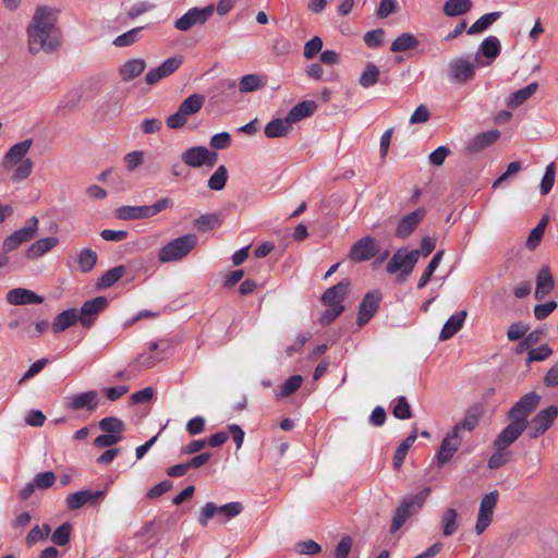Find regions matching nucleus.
I'll return each instance as SVG.
<instances>
[{"mask_svg": "<svg viewBox=\"0 0 558 558\" xmlns=\"http://www.w3.org/2000/svg\"><path fill=\"white\" fill-rule=\"evenodd\" d=\"M59 10L49 5H37L26 27L27 48L31 54L51 53L61 46L58 27Z\"/></svg>", "mask_w": 558, "mask_h": 558, "instance_id": "nucleus-1", "label": "nucleus"}, {"mask_svg": "<svg viewBox=\"0 0 558 558\" xmlns=\"http://www.w3.org/2000/svg\"><path fill=\"white\" fill-rule=\"evenodd\" d=\"M172 354V343L168 339L149 341L146 351L140 353L131 363L130 368L148 369L168 359Z\"/></svg>", "mask_w": 558, "mask_h": 558, "instance_id": "nucleus-2", "label": "nucleus"}, {"mask_svg": "<svg viewBox=\"0 0 558 558\" xmlns=\"http://www.w3.org/2000/svg\"><path fill=\"white\" fill-rule=\"evenodd\" d=\"M430 488L426 487L414 495H407L397 507L391 520L390 533H396L402 525L415 513H417L424 506Z\"/></svg>", "mask_w": 558, "mask_h": 558, "instance_id": "nucleus-3", "label": "nucleus"}, {"mask_svg": "<svg viewBox=\"0 0 558 558\" xmlns=\"http://www.w3.org/2000/svg\"><path fill=\"white\" fill-rule=\"evenodd\" d=\"M33 145V140L27 138L12 145L3 158V167L15 174H31L34 170V162L27 154Z\"/></svg>", "mask_w": 558, "mask_h": 558, "instance_id": "nucleus-4", "label": "nucleus"}, {"mask_svg": "<svg viewBox=\"0 0 558 558\" xmlns=\"http://www.w3.org/2000/svg\"><path fill=\"white\" fill-rule=\"evenodd\" d=\"M243 511V505L240 501H232L222 506L215 502H206L199 511L198 522L206 526L210 519L217 517L220 523H227Z\"/></svg>", "mask_w": 558, "mask_h": 558, "instance_id": "nucleus-5", "label": "nucleus"}, {"mask_svg": "<svg viewBox=\"0 0 558 558\" xmlns=\"http://www.w3.org/2000/svg\"><path fill=\"white\" fill-rule=\"evenodd\" d=\"M195 244L196 236L193 234L179 236L162 246L159 252V260L162 263L179 260L186 256Z\"/></svg>", "mask_w": 558, "mask_h": 558, "instance_id": "nucleus-6", "label": "nucleus"}, {"mask_svg": "<svg viewBox=\"0 0 558 558\" xmlns=\"http://www.w3.org/2000/svg\"><path fill=\"white\" fill-rule=\"evenodd\" d=\"M476 64L465 57L451 59L447 65V77L452 84L463 85L475 77Z\"/></svg>", "mask_w": 558, "mask_h": 558, "instance_id": "nucleus-7", "label": "nucleus"}, {"mask_svg": "<svg viewBox=\"0 0 558 558\" xmlns=\"http://www.w3.org/2000/svg\"><path fill=\"white\" fill-rule=\"evenodd\" d=\"M558 416V405L551 404L541 410L530 422H527V436L532 439L545 434Z\"/></svg>", "mask_w": 558, "mask_h": 558, "instance_id": "nucleus-8", "label": "nucleus"}, {"mask_svg": "<svg viewBox=\"0 0 558 558\" xmlns=\"http://www.w3.org/2000/svg\"><path fill=\"white\" fill-rule=\"evenodd\" d=\"M420 254V250L409 251L405 247L399 248L388 262L387 271L395 274L398 270H402L405 276H409L417 263Z\"/></svg>", "mask_w": 558, "mask_h": 558, "instance_id": "nucleus-9", "label": "nucleus"}, {"mask_svg": "<svg viewBox=\"0 0 558 558\" xmlns=\"http://www.w3.org/2000/svg\"><path fill=\"white\" fill-rule=\"evenodd\" d=\"M499 498L497 490L485 494L480 502V509L475 523V533L477 535L483 534L493 521L494 509L496 508Z\"/></svg>", "mask_w": 558, "mask_h": 558, "instance_id": "nucleus-10", "label": "nucleus"}, {"mask_svg": "<svg viewBox=\"0 0 558 558\" xmlns=\"http://www.w3.org/2000/svg\"><path fill=\"white\" fill-rule=\"evenodd\" d=\"M181 159L190 167L198 168L203 166L211 167L218 160V154L205 146H195L182 153Z\"/></svg>", "mask_w": 558, "mask_h": 558, "instance_id": "nucleus-11", "label": "nucleus"}, {"mask_svg": "<svg viewBox=\"0 0 558 558\" xmlns=\"http://www.w3.org/2000/svg\"><path fill=\"white\" fill-rule=\"evenodd\" d=\"M38 219L33 216L27 219L23 228L15 230L12 234L7 236L3 241L2 248L5 252H11L19 247L22 243L31 240L37 232Z\"/></svg>", "mask_w": 558, "mask_h": 558, "instance_id": "nucleus-12", "label": "nucleus"}, {"mask_svg": "<svg viewBox=\"0 0 558 558\" xmlns=\"http://www.w3.org/2000/svg\"><path fill=\"white\" fill-rule=\"evenodd\" d=\"M214 5L205 8H192L175 21V28L182 32L191 29L193 26L206 23L214 13Z\"/></svg>", "mask_w": 558, "mask_h": 558, "instance_id": "nucleus-13", "label": "nucleus"}, {"mask_svg": "<svg viewBox=\"0 0 558 558\" xmlns=\"http://www.w3.org/2000/svg\"><path fill=\"white\" fill-rule=\"evenodd\" d=\"M541 401L536 392H529L520 398L510 409L508 416L514 422L527 423L526 417L534 411Z\"/></svg>", "mask_w": 558, "mask_h": 558, "instance_id": "nucleus-14", "label": "nucleus"}, {"mask_svg": "<svg viewBox=\"0 0 558 558\" xmlns=\"http://www.w3.org/2000/svg\"><path fill=\"white\" fill-rule=\"evenodd\" d=\"M108 300L105 296H96L84 302L78 313L81 325L85 328H90L98 314L106 308Z\"/></svg>", "mask_w": 558, "mask_h": 558, "instance_id": "nucleus-15", "label": "nucleus"}, {"mask_svg": "<svg viewBox=\"0 0 558 558\" xmlns=\"http://www.w3.org/2000/svg\"><path fill=\"white\" fill-rule=\"evenodd\" d=\"M379 252V244L373 236H364L355 242L350 250V258L355 262L369 260Z\"/></svg>", "mask_w": 558, "mask_h": 558, "instance_id": "nucleus-16", "label": "nucleus"}, {"mask_svg": "<svg viewBox=\"0 0 558 558\" xmlns=\"http://www.w3.org/2000/svg\"><path fill=\"white\" fill-rule=\"evenodd\" d=\"M98 403L99 399L96 390L70 395L65 398V405L71 411H94L98 407Z\"/></svg>", "mask_w": 558, "mask_h": 558, "instance_id": "nucleus-17", "label": "nucleus"}, {"mask_svg": "<svg viewBox=\"0 0 558 558\" xmlns=\"http://www.w3.org/2000/svg\"><path fill=\"white\" fill-rule=\"evenodd\" d=\"M380 299L381 295L378 291H371L364 295L360 304L356 319V323L360 327L366 325L375 315L379 307Z\"/></svg>", "mask_w": 558, "mask_h": 558, "instance_id": "nucleus-18", "label": "nucleus"}, {"mask_svg": "<svg viewBox=\"0 0 558 558\" xmlns=\"http://www.w3.org/2000/svg\"><path fill=\"white\" fill-rule=\"evenodd\" d=\"M182 64L181 57H172L163 61L159 66L151 69L145 76V82L148 85H155L159 81L170 76L174 73Z\"/></svg>", "mask_w": 558, "mask_h": 558, "instance_id": "nucleus-19", "label": "nucleus"}, {"mask_svg": "<svg viewBox=\"0 0 558 558\" xmlns=\"http://www.w3.org/2000/svg\"><path fill=\"white\" fill-rule=\"evenodd\" d=\"M462 441V436L458 435L454 430L449 432L442 439L439 450L436 454L437 464L439 466L449 462L453 454L459 449Z\"/></svg>", "mask_w": 558, "mask_h": 558, "instance_id": "nucleus-20", "label": "nucleus"}, {"mask_svg": "<svg viewBox=\"0 0 558 558\" xmlns=\"http://www.w3.org/2000/svg\"><path fill=\"white\" fill-rule=\"evenodd\" d=\"M527 427V423L511 421L506 428L497 436L494 445L496 448L507 449L513 444Z\"/></svg>", "mask_w": 558, "mask_h": 558, "instance_id": "nucleus-21", "label": "nucleus"}, {"mask_svg": "<svg viewBox=\"0 0 558 558\" xmlns=\"http://www.w3.org/2000/svg\"><path fill=\"white\" fill-rule=\"evenodd\" d=\"M105 495V490L83 489L69 495L65 502L70 510H76L88 502L93 504L98 501L99 499L104 498Z\"/></svg>", "mask_w": 558, "mask_h": 558, "instance_id": "nucleus-22", "label": "nucleus"}, {"mask_svg": "<svg viewBox=\"0 0 558 558\" xmlns=\"http://www.w3.org/2000/svg\"><path fill=\"white\" fill-rule=\"evenodd\" d=\"M425 214L426 210L424 208H417L402 217L397 226L396 235L401 239L408 238L418 226Z\"/></svg>", "mask_w": 558, "mask_h": 558, "instance_id": "nucleus-23", "label": "nucleus"}, {"mask_svg": "<svg viewBox=\"0 0 558 558\" xmlns=\"http://www.w3.org/2000/svg\"><path fill=\"white\" fill-rule=\"evenodd\" d=\"M350 282L342 280L339 283L327 289L322 295V302L325 306H338L343 305L345 296L349 293Z\"/></svg>", "mask_w": 558, "mask_h": 558, "instance_id": "nucleus-24", "label": "nucleus"}, {"mask_svg": "<svg viewBox=\"0 0 558 558\" xmlns=\"http://www.w3.org/2000/svg\"><path fill=\"white\" fill-rule=\"evenodd\" d=\"M7 301L12 305H29L43 303V296L25 288H15L7 293Z\"/></svg>", "mask_w": 558, "mask_h": 558, "instance_id": "nucleus-25", "label": "nucleus"}, {"mask_svg": "<svg viewBox=\"0 0 558 558\" xmlns=\"http://www.w3.org/2000/svg\"><path fill=\"white\" fill-rule=\"evenodd\" d=\"M555 288L554 277L549 267L543 266L536 277L535 299L543 300Z\"/></svg>", "mask_w": 558, "mask_h": 558, "instance_id": "nucleus-26", "label": "nucleus"}, {"mask_svg": "<svg viewBox=\"0 0 558 558\" xmlns=\"http://www.w3.org/2000/svg\"><path fill=\"white\" fill-rule=\"evenodd\" d=\"M145 68L146 62L144 59H131L120 66L119 74L123 82H130L138 77L144 72Z\"/></svg>", "mask_w": 558, "mask_h": 558, "instance_id": "nucleus-27", "label": "nucleus"}, {"mask_svg": "<svg viewBox=\"0 0 558 558\" xmlns=\"http://www.w3.org/2000/svg\"><path fill=\"white\" fill-rule=\"evenodd\" d=\"M500 137V132L490 130L477 134L468 145V150L478 153L493 145Z\"/></svg>", "mask_w": 558, "mask_h": 558, "instance_id": "nucleus-28", "label": "nucleus"}, {"mask_svg": "<svg viewBox=\"0 0 558 558\" xmlns=\"http://www.w3.org/2000/svg\"><path fill=\"white\" fill-rule=\"evenodd\" d=\"M466 311L465 310H462L460 312H458L457 314L454 315H451L448 320L445 323L441 331H440V335H439V339L440 340H448L450 338H452L463 326V323L466 318Z\"/></svg>", "mask_w": 558, "mask_h": 558, "instance_id": "nucleus-29", "label": "nucleus"}, {"mask_svg": "<svg viewBox=\"0 0 558 558\" xmlns=\"http://www.w3.org/2000/svg\"><path fill=\"white\" fill-rule=\"evenodd\" d=\"M80 322L78 312L75 308H69L58 314L51 325L54 333H59Z\"/></svg>", "mask_w": 558, "mask_h": 558, "instance_id": "nucleus-30", "label": "nucleus"}, {"mask_svg": "<svg viewBox=\"0 0 558 558\" xmlns=\"http://www.w3.org/2000/svg\"><path fill=\"white\" fill-rule=\"evenodd\" d=\"M59 244V239L56 236H48L34 242L27 250V258H38Z\"/></svg>", "mask_w": 558, "mask_h": 558, "instance_id": "nucleus-31", "label": "nucleus"}, {"mask_svg": "<svg viewBox=\"0 0 558 558\" xmlns=\"http://www.w3.org/2000/svg\"><path fill=\"white\" fill-rule=\"evenodd\" d=\"M538 88V84L536 82H532L526 85L524 88H521L514 93H512L506 104L511 109H517L522 104H524L529 98H531Z\"/></svg>", "mask_w": 558, "mask_h": 558, "instance_id": "nucleus-32", "label": "nucleus"}, {"mask_svg": "<svg viewBox=\"0 0 558 558\" xmlns=\"http://www.w3.org/2000/svg\"><path fill=\"white\" fill-rule=\"evenodd\" d=\"M317 109L314 100H304L296 104L287 114L288 121L295 123L304 118L312 116Z\"/></svg>", "mask_w": 558, "mask_h": 558, "instance_id": "nucleus-33", "label": "nucleus"}, {"mask_svg": "<svg viewBox=\"0 0 558 558\" xmlns=\"http://www.w3.org/2000/svg\"><path fill=\"white\" fill-rule=\"evenodd\" d=\"M116 217L121 220H136L150 218L147 205L144 206H121L116 210Z\"/></svg>", "mask_w": 558, "mask_h": 558, "instance_id": "nucleus-34", "label": "nucleus"}, {"mask_svg": "<svg viewBox=\"0 0 558 558\" xmlns=\"http://www.w3.org/2000/svg\"><path fill=\"white\" fill-rule=\"evenodd\" d=\"M458 511L453 508H448L444 511L440 519V526L445 536L453 535L459 529Z\"/></svg>", "mask_w": 558, "mask_h": 558, "instance_id": "nucleus-35", "label": "nucleus"}, {"mask_svg": "<svg viewBox=\"0 0 558 558\" xmlns=\"http://www.w3.org/2000/svg\"><path fill=\"white\" fill-rule=\"evenodd\" d=\"M291 121H288V117L286 119H275L271 120L265 126V135L269 138L282 137L289 133Z\"/></svg>", "mask_w": 558, "mask_h": 558, "instance_id": "nucleus-36", "label": "nucleus"}, {"mask_svg": "<svg viewBox=\"0 0 558 558\" xmlns=\"http://www.w3.org/2000/svg\"><path fill=\"white\" fill-rule=\"evenodd\" d=\"M124 266H116L108 269L97 281L98 289H106L118 282L125 274Z\"/></svg>", "mask_w": 558, "mask_h": 558, "instance_id": "nucleus-37", "label": "nucleus"}, {"mask_svg": "<svg viewBox=\"0 0 558 558\" xmlns=\"http://www.w3.org/2000/svg\"><path fill=\"white\" fill-rule=\"evenodd\" d=\"M265 85V80L259 74H246L239 82V90L242 94L253 93Z\"/></svg>", "mask_w": 558, "mask_h": 558, "instance_id": "nucleus-38", "label": "nucleus"}, {"mask_svg": "<svg viewBox=\"0 0 558 558\" xmlns=\"http://www.w3.org/2000/svg\"><path fill=\"white\" fill-rule=\"evenodd\" d=\"M418 46V40L410 33H402L391 44L392 52H403L414 49Z\"/></svg>", "mask_w": 558, "mask_h": 558, "instance_id": "nucleus-39", "label": "nucleus"}, {"mask_svg": "<svg viewBox=\"0 0 558 558\" xmlns=\"http://www.w3.org/2000/svg\"><path fill=\"white\" fill-rule=\"evenodd\" d=\"M471 8V0H447L444 4V13L447 16H458L469 12Z\"/></svg>", "mask_w": 558, "mask_h": 558, "instance_id": "nucleus-40", "label": "nucleus"}, {"mask_svg": "<svg viewBox=\"0 0 558 558\" xmlns=\"http://www.w3.org/2000/svg\"><path fill=\"white\" fill-rule=\"evenodd\" d=\"M203 104H204V97L198 94H193L180 104L179 110L185 117L189 118L190 116L198 112L202 109Z\"/></svg>", "mask_w": 558, "mask_h": 558, "instance_id": "nucleus-41", "label": "nucleus"}, {"mask_svg": "<svg viewBox=\"0 0 558 558\" xmlns=\"http://www.w3.org/2000/svg\"><path fill=\"white\" fill-rule=\"evenodd\" d=\"M501 16V12H490L482 15L468 29L469 35L482 33Z\"/></svg>", "mask_w": 558, "mask_h": 558, "instance_id": "nucleus-42", "label": "nucleus"}, {"mask_svg": "<svg viewBox=\"0 0 558 558\" xmlns=\"http://www.w3.org/2000/svg\"><path fill=\"white\" fill-rule=\"evenodd\" d=\"M416 438L417 434L416 432H413L398 446L393 454V466L396 469H399L402 465L409 449L412 447Z\"/></svg>", "mask_w": 558, "mask_h": 558, "instance_id": "nucleus-43", "label": "nucleus"}, {"mask_svg": "<svg viewBox=\"0 0 558 558\" xmlns=\"http://www.w3.org/2000/svg\"><path fill=\"white\" fill-rule=\"evenodd\" d=\"M302 383L303 377L301 375H292L281 386L278 387L276 396L278 398L289 397L301 387Z\"/></svg>", "mask_w": 558, "mask_h": 558, "instance_id": "nucleus-44", "label": "nucleus"}, {"mask_svg": "<svg viewBox=\"0 0 558 558\" xmlns=\"http://www.w3.org/2000/svg\"><path fill=\"white\" fill-rule=\"evenodd\" d=\"M97 254L90 248H83L77 255V265L82 272H89L97 263Z\"/></svg>", "mask_w": 558, "mask_h": 558, "instance_id": "nucleus-45", "label": "nucleus"}, {"mask_svg": "<svg viewBox=\"0 0 558 558\" xmlns=\"http://www.w3.org/2000/svg\"><path fill=\"white\" fill-rule=\"evenodd\" d=\"M378 68L374 63L369 62L366 64L364 71L362 72L359 82L362 87L369 88L378 82Z\"/></svg>", "mask_w": 558, "mask_h": 558, "instance_id": "nucleus-46", "label": "nucleus"}, {"mask_svg": "<svg viewBox=\"0 0 558 558\" xmlns=\"http://www.w3.org/2000/svg\"><path fill=\"white\" fill-rule=\"evenodd\" d=\"M444 256V251H438L428 263L427 267L425 268L423 275L421 276L417 288L422 289L424 288L430 280V277L433 276L434 271L439 266L441 258Z\"/></svg>", "mask_w": 558, "mask_h": 558, "instance_id": "nucleus-47", "label": "nucleus"}, {"mask_svg": "<svg viewBox=\"0 0 558 558\" xmlns=\"http://www.w3.org/2000/svg\"><path fill=\"white\" fill-rule=\"evenodd\" d=\"M546 225H547V218L543 217L539 220V222L536 225V227L531 230V232L527 236V240H526L527 248L534 250L539 245L542 238L545 233Z\"/></svg>", "mask_w": 558, "mask_h": 558, "instance_id": "nucleus-48", "label": "nucleus"}, {"mask_svg": "<svg viewBox=\"0 0 558 558\" xmlns=\"http://www.w3.org/2000/svg\"><path fill=\"white\" fill-rule=\"evenodd\" d=\"M500 41L496 36H488L480 47L482 54L490 59H495L500 53Z\"/></svg>", "mask_w": 558, "mask_h": 558, "instance_id": "nucleus-49", "label": "nucleus"}, {"mask_svg": "<svg viewBox=\"0 0 558 558\" xmlns=\"http://www.w3.org/2000/svg\"><path fill=\"white\" fill-rule=\"evenodd\" d=\"M99 428L104 433L112 435H122L124 430V423L118 417L108 416L99 422Z\"/></svg>", "mask_w": 558, "mask_h": 558, "instance_id": "nucleus-50", "label": "nucleus"}, {"mask_svg": "<svg viewBox=\"0 0 558 558\" xmlns=\"http://www.w3.org/2000/svg\"><path fill=\"white\" fill-rule=\"evenodd\" d=\"M142 29H143V27H135L122 35H119L113 40V45L116 47H129V46L135 44L140 38V33L142 32Z\"/></svg>", "mask_w": 558, "mask_h": 558, "instance_id": "nucleus-51", "label": "nucleus"}, {"mask_svg": "<svg viewBox=\"0 0 558 558\" xmlns=\"http://www.w3.org/2000/svg\"><path fill=\"white\" fill-rule=\"evenodd\" d=\"M72 525L69 522L61 524L51 535V541L58 546H64L70 542Z\"/></svg>", "mask_w": 558, "mask_h": 558, "instance_id": "nucleus-52", "label": "nucleus"}, {"mask_svg": "<svg viewBox=\"0 0 558 558\" xmlns=\"http://www.w3.org/2000/svg\"><path fill=\"white\" fill-rule=\"evenodd\" d=\"M385 39V31L383 28H376L369 32H366L363 36V40L365 45L371 48L375 49L383 45Z\"/></svg>", "mask_w": 558, "mask_h": 558, "instance_id": "nucleus-53", "label": "nucleus"}, {"mask_svg": "<svg viewBox=\"0 0 558 558\" xmlns=\"http://www.w3.org/2000/svg\"><path fill=\"white\" fill-rule=\"evenodd\" d=\"M194 226L198 231H207L219 226V219L214 214H205L195 220Z\"/></svg>", "mask_w": 558, "mask_h": 558, "instance_id": "nucleus-54", "label": "nucleus"}, {"mask_svg": "<svg viewBox=\"0 0 558 558\" xmlns=\"http://www.w3.org/2000/svg\"><path fill=\"white\" fill-rule=\"evenodd\" d=\"M50 534V526L48 524H44L43 529L38 525H35L26 536V544L28 547L33 546L39 539H45Z\"/></svg>", "mask_w": 558, "mask_h": 558, "instance_id": "nucleus-55", "label": "nucleus"}, {"mask_svg": "<svg viewBox=\"0 0 558 558\" xmlns=\"http://www.w3.org/2000/svg\"><path fill=\"white\" fill-rule=\"evenodd\" d=\"M551 353L553 350L548 344H541L539 347L533 348L529 351L526 362L544 361L549 357Z\"/></svg>", "mask_w": 558, "mask_h": 558, "instance_id": "nucleus-56", "label": "nucleus"}, {"mask_svg": "<svg viewBox=\"0 0 558 558\" xmlns=\"http://www.w3.org/2000/svg\"><path fill=\"white\" fill-rule=\"evenodd\" d=\"M393 415L399 420H408L412 416L411 408L405 397H399L393 408Z\"/></svg>", "mask_w": 558, "mask_h": 558, "instance_id": "nucleus-57", "label": "nucleus"}, {"mask_svg": "<svg viewBox=\"0 0 558 558\" xmlns=\"http://www.w3.org/2000/svg\"><path fill=\"white\" fill-rule=\"evenodd\" d=\"M323 48V40L320 37L315 36L305 43L303 56L305 59H313Z\"/></svg>", "mask_w": 558, "mask_h": 558, "instance_id": "nucleus-58", "label": "nucleus"}, {"mask_svg": "<svg viewBox=\"0 0 558 558\" xmlns=\"http://www.w3.org/2000/svg\"><path fill=\"white\" fill-rule=\"evenodd\" d=\"M558 304L556 301L551 300L543 304H537L534 306V316L538 320H543L547 318L556 308Z\"/></svg>", "mask_w": 558, "mask_h": 558, "instance_id": "nucleus-59", "label": "nucleus"}, {"mask_svg": "<svg viewBox=\"0 0 558 558\" xmlns=\"http://www.w3.org/2000/svg\"><path fill=\"white\" fill-rule=\"evenodd\" d=\"M478 424V417L475 414L468 413L465 417L454 425L452 430H454L458 435H460L461 430H473Z\"/></svg>", "mask_w": 558, "mask_h": 558, "instance_id": "nucleus-60", "label": "nucleus"}, {"mask_svg": "<svg viewBox=\"0 0 558 558\" xmlns=\"http://www.w3.org/2000/svg\"><path fill=\"white\" fill-rule=\"evenodd\" d=\"M430 119V111L426 105H420L411 114L410 124L426 123Z\"/></svg>", "mask_w": 558, "mask_h": 558, "instance_id": "nucleus-61", "label": "nucleus"}, {"mask_svg": "<svg viewBox=\"0 0 558 558\" xmlns=\"http://www.w3.org/2000/svg\"><path fill=\"white\" fill-rule=\"evenodd\" d=\"M34 482L37 488L47 489L54 484L56 475L52 471L41 472L34 477Z\"/></svg>", "mask_w": 558, "mask_h": 558, "instance_id": "nucleus-62", "label": "nucleus"}, {"mask_svg": "<svg viewBox=\"0 0 558 558\" xmlns=\"http://www.w3.org/2000/svg\"><path fill=\"white\" fill-rule=\"evenodd\" d=\"M123 438V435H112L108 433H104L95 438L94 445L98 448H106L111 447L119 441H121Z\"/></svg>", "mask_w": 558, "mask_h": 558, "instance_id": "nucleus-63", "label": "nucleus"}, {"mask_svg": "<svg viewBox=\"0 0 558 558\" xmlns=\"http://www.w3.org/2000/svg\"><path fill=\"white\" fill-rule=\"evenodd\" d=\"M352 548V539L350 536H343L338 543L335 550V558H348Z\"/></svg>", "mask_w": 558, "mask_h": 558, "instance_id": "nucleus-64", "label": "nucleus"}]
</instances>
